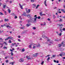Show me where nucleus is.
Here are the masks:
<instances>
[{"instance_id": "f257e3e1", "label": "nucleus", "mask_w": 65, "mask_h": 65, "mask_svg": "<svg viewBox=\"0 0 65 65\" xmlns=\"http://www.w3.org/2000/svg\"><path fill=\"white\" fill-rule=\"evenodd\" d=\"M42 37L43 38H47V41H48L49 43H50L51 44H53V43L54 42L52 41V42L50 41V40L48 38H47L45 35V34H44L42 35Z\"/></svg>"}, {"instance_id": "f03ea898", "label": "nucleus", "mask_w": 65, "mask_h": 65, "mask_svg": "<svg viewBox=\"0 0 65 65\" xmlns=\"http://www.w3.org/2000/svg\"><path fill=\"white\" fill-rule=\"evenodd\" d=\"M1 27L2 28H3L4 26H5V27H6L7 28H8V27L9 28H10V29H11L12 28V27H11L10 26H9V25H7V24H4V25H1Z\"/></svg>"}, {"instance_id": "7ed1b4c3", "label": "nucleus", "mask_w": 65, "mask_h": 65, "mask_svg": "<svg viewBox=\"0 0 65 65\" xmlns=\"http://www.w3.org/2000/svg\"><path fill=\"white\" fill-rule=\"evenodd\" d=\"M61 45L62 46H65V42H62V43L61 44Z\"/></svg>"}, {"instance_id": "20e7f679", "label": "nucleus", "mask_w": 65, "mask_h": 65, "mask_svg": "<svg viewBox=\"0 0 65 65\" xmlns=\"http://www.w3.org/2000/svg\"><path fill=\"white\" fill-rule=\"evenodd\" d=\"M19 61L21 63H22L23 62H24V60L22 58H21L19 60Z\"/></svg>"}, {"instance_id": "39448f33", "label": "nucleus", "mask_w": 65, "mask_h": 65, "mask_svg": "<svg viewBox=\"0 0 65 65\" xmlns=\"http://www.w3.org/2000/svg\"><path fill=\"white\" fill-rule=\"evenodd\" d=\"M44 4L45 5V6L46 7H47V4H46V0H45L44 2Z\"/></svg>"}, {"instance_id": "423d86ee", "label": "nucleus", "mask_w": 65, "mask_h": 65, "mask_svg": "<svg viewBox=\"0 0 65 65\" xmlns=\"http://www.w3.org/2000/svg\"><path fill=\"white\" fill-rule=\"evenodd\" d=\"M7 57L8 59H13V57H11V56H7Z\"/></svg>"}, {"instance_id": "0eeeda50", "label": "nucleus", "mask_w": 65, "mask_h": 65, "mask_svg": "<svg viewBox=\"0 0 65 65\" xmlns=\"http://www.w3.org/2000/svg\"><path fill=\"white\" fill-rule=\"evenodd\" d=\"M26 10L27 13H29V12H30V9H28V10H27V9Z\"/></svg>"}, {"instance_id": "6e6552de", "label": "nucleus", "mask_w": 65, "mask_h": 65, "mask_svg": "<svg viewBox=\"0 0 65 65\" xmlns=\"http://www.w3.org/2000/svg\"><path fill=\"white\" fill-rule=\"evenodd\" d=\"M26 27H29V26H31V24L30 23L29 24L28 23L26 25Z\"/></svg>"}, {"instance_id": "1a4fd4ad", "label": "nucleus", "mask_w": 65, "mask_h": 65, "mask_svg": "<svg viewBox=\"0 0 65 65\" xmlns=\"http://www.w3.org/2000/svg\"><path fill=\"white\" fill-rule=\"evenodd\" d=\"M19 6H20V8L21 9H23V6L21 5L20 3L19 4Z\"/></svg>"}, {"instance_id": "9d476101", "label": "nucleus", "mask_w": 65, "mask_h": 65, "mask_svg": "<svg viewBox=\"0 0 65 65\" xmlns=\"http://www.w3.org/2000/svg\"><path fill=\"white\" fill-rule=\"evenodd\" d=\"M60 20H57L56 21V22H58V21H59V22H62L63 21V20L62 19H60Z\"/></svg>"}, {"instance_id": "9b49d317", "label": "nucleus", "mask_w": 65, "mask_h": 65, "mask_svg": "<svg viewBox=\"0 0 65 65\" xmlns=\"http://www.w3.org/2000/svg\"><path fill=\"white\" fill-rule=\"evenodd\" d=\"M57 25H59V27H61V26H63V25L62 24H57Z\"/></svg>"}, {"instance_id": "f8f14e48", "label": "nucleus", "mask_w": 65, "mask_h": 65, "mask_svg": "<svg viewBox=\"0 0 65 65\" xmlns=\"http://www.w3.org/2000/svg\"><path fill=\"white\" fill-rule=\"evenodd\" d=\"M27 17H28L29 18H31V16H30V14H28L26 15Z\"/></svg>"}, {"instance_id": "ddd939ff", "label": "nucleus", "mask_w": 65, "mask_h": 65, "mask_svg": "<svg viewBox=\"0 0 65 65\" xmlns=\"http://www.w3.org/2000/svg\"><path fill=\"white\" fill-rule=\"evenodd\" d=\"M22 16H26L27 14L25 13H24L23 14H22Z\"/></svg>"}, {"instance_id": "4468645a", "label": "nucleus", "mask_w": 65, "mask_h": 65, "mask_svg": "<svg viewBox=\"0 0 65 65\" xmlns=\"http://www.w3.org/2000/svg\"><path fill=\"white\" fill-rule=\"evenodd\" d=\"M32 45H33V44H31L30 45H29V48H32V47H31V46H32Z\"/></svg>"}, {"instance_id": "2eb2a0df", "label": "nucleus", "mask_w": 65, "mask_h": 65, "mask_svg": "<svg viewBox=\"0 0 65 65\" xmlns=\"http://www.w3.org/2000/svg\"><path fill=\"white\" fill-rule=\"evenodd\" d=\"M3 7L4 8H5L6 7V5H3Z\"/></svg>"}, {"instance_id": "dca6fc26", "label": "nucleus", "mask_w": 65, "mask_h": 65, "mask_svg": "<svg viewBox=\"0 0 65 65\" xmlns=\"http://www.w3.org/2000/svg\"><path fill=\"white\" fill-rule=\"evenodd\" d=\"M38 54V53H37L34 55V57H37V55Z\"/></svg>"}, {"instance_id": "f3484780", "label": "nucleus", "mask_w": 65, "mask_h": 65, "mask_svg": "<svg viewBox=\"0 0 65 65\" xmlns=\"http://www.w3.org/2000/svg\"><path fill=\"white\" fill-rule=\"evenodd\" d=\"M40 45L39 44H38L37 46V47H40Z\"/></svg>"}, {"instance_id": "a211bd4d", "label": "nucleus", "mask_w": 65, "mask_h": 65, "mask_svg": "<svg viewBox=\"0 0 65 65\" xmlns=\"http://www.w3.org/2000/svg\"><path fill=\"white\" fill-rule=\"evenodd\" d=\"M9 21V20L8 19H5V22H7L8 21Z\"/></svg>"}, {"instance_id": "6ab92c4d", "label": "nucleus", "mask_w": 65, "mask_h": 65, "mask_svg": "<svg viewBox=\"0 0 65 65\" xmlns=\"http://www.w3.org/2000/svg\"><path fill=\"white\" fill-rule=\"evenodd\" d=\"M39 6H40V5H38L37 6V7H36V9H37L39 7Z\"/></svg>"}, {"instance_id": "aec40b11", "label": "nucleus", "mask_w": 65, "mask_h": 65, "mask_svg": "<svg viewBox=\"0 0 65 65\" xmlns=\"http://www.w3.org/2000/svg\"><path fill=\"white\" fill-rule=\"evenodd\" d=\"M21 52H25V49H24V48H23L21 51Z\"/></svg>"}, {"instance_id": "412c9836", "label": "nucleus", "mask_w": 65, "mask_h": 65, "mask_svg": "<svg viewBox=\"0 0 65 65\" xmlns=\"http://www.w3.org/2000/svg\"><path fill=\"white\" fill-rule=\"evenodd\" d=\"M8 13H10L11 12V10H10L9 9H8Z\"/></svg>"}, {"instance_id": "4be33fe9", "label": "nucleus", "mask_w": 65, "mask_h": 65, "mask_svg": "<svg viewBox=\"0 0 65 65\" xmlns=\"http://www.w3.org/2000/svg\"><path fill=\"white\" fill-rule=\"evenodd\" d=\"M61 10L64 13H65V11H64V10H63V9H61Z\"/></svg>"}, {"instance_id": "5701e85b", "label": "nucleus", "mask_w": 65, "mask_h": 65, "mask_svg": "<svg viewBox=\"0 0 65 65\" xmlns=\"http://www.w3.org/2000/svg\"><path fill=\"white\" fill-rule=\"evenodd\" d=\"M3 48H4V49H7V47L4 46L3 47Z\"/></svg>"}, {"instance_id": "b1692460", "label": "nucleus", "mask_w": 65, "mask_h": 65, "mask_svg": "<svg viewBox=\"0 0 65 65\" xmlns=\"http://www.w3.org/2000/svg\"><path fill=\"white\" fill-rule=\"evenodd\" d=\"M33 6V7H36V6L35 4H34L32 5Z\"/></svg>"}, {"instance_id": "393cba45", "label": "nucleus", "mask_w": 65, "mask_h": 65, "mask_svg": "<svg viewBox=\"0 0 65 65\" xmlns=\"http://www.w3.org/2000/svg\"><path fill=\"white\" fill-rule=\"evenodd\" d=\"M0 14L1 15H4V14L2 13L1 12H0Z\"/></svg>"}, {"instance_id": "a878e982", "label": "nucleus", "mask_w": 65, "mask_h": 65, "mask_svg": "<svg viewBox=\"0 0 65 65\" xmlns=\"http://www.w3.org/2000/svg\"><path fill=\"white\" fill-rule=\"evenodd\" d=\"M11 14L13 16H14V15H15V14H14V13H11Z\"/></svg>"}, {"instance_id": "bb28decb", "label": "nucleus", "mask_w": 65, "mask_h": 65, "mask_svg": "<svg viewBox=\"0 0 65 65\" xmlns=\"http://www.w3.org/2000/svg\"><path fill=\"white\" fill-rule=\"evenodd\" d=\"M58 47H61V44H59L58 45Z\"/></svg>"}, {"instance_id": "cd10ccee", "label": "nucleus", "mask_w": 65, "mask_h": 65, "mask_svg": "<svg viewBox=\"0 0 65 65\" xmlns=\"http://www.w3.org/2000/svg\"><path fill=\"white\" fill-rule=\"evenodd\" d=\"M15 44H16V43H13L11 45L12 46H14Z\"/></svg>"}, {"instance_id": "c85d7f7f", "label": "nucleus", "mask_w": 65, "mask_h": 65, "mask_svg": "<svg viewBox=\"0 0 65 65\" xmlns=\"http://www.w3.org/2000/svg\"><path fill=\"white\" fill-rule=\"evenodd\" d=\"M8 38L9 39H12V38H12V37H8Z\"/></svg>"}, {"instance_id": "c756f323", "label": "nucleus", "mask_w": 65, "mask_h": 65, "mask_svg": "<svg viewBox=\"0 0 65 65\" xmlns=\"http://www.w3.org/2000/svg\"><path fill=\"white\" fill-rule=\"evenodd\" d=\"M36 19H37V17H36V18H35L34 21H35V22L36 21Z\"/></svg>"}, {"instance_id": "7c9ffc66", "label": "nucleus", "mask_w": 65, "mask_h": 65, "mask_svg": "<svg viewBox=\"0 0 65 65\" xmlns=\"http://www.w3.org/2000/svg\"><path fill=\"white\" fill-rule=\"evenodd\" d=\"M63 54H59V56L61 57H62L63 56Z\"/></svg>"}, {"instance_id": "2f4dec72", "label": "nucleus", "mask_w": 65, "mask_h": 65, "mask_svg": "<svg viewBox=\"0 0 65 65\" xmlns=\"http://www.w3.org/2000/svg\"><path fill=\"white\" fill-rule=\"evenodd\" d=\"M62 54L63 56H65V52L62 53Z\"/></svg>"}, {"instance_id": "473e14b6", "label": "nucleus", "mask_w": 65, "mask_h": 65, "mask_svg": "<svg viewBox=\"0 0 65 65\" xmlns=\"http://www.w3.org/2000/svg\"><path fill=\"white\" fill-rule=\"evenodd\" d=\"M56 55H53L52 56V57L53 58H55L56 57Z\"/></svg>"}, {"instance_id": "72a5a7b5", "label": "nucleus", "mask_w": 65, "mask_h": 65, "mask_svg": "<svg viewBox=\"0 0 65 65\" xmlns=\"http://www.w3.org/2000/svg\"><path fill=\"white\" fill-rule=\"evenodd\" d=\"M58 35L60 36H61V35H62V33L60 32V33L58 34Z\"/></svg>"}, {"instance_id": "f704fd0d", "label": "nucleus", "mask_w": 65, "mask_h": 65, "mask_svg": "<svg viewBox=\"0 0 65 65\" xmlns=\"http://www.w3.org/2000/svg\"><path fill=\"white\" fill-rule=\"evenodd\" d=\"M40 15H41V16H42V15H43V14H42V13L41 12L40 13Z\"/></svg>"}, {"instance_id": "c9c22d12", "label": "nucleus", "mask_w": 65, "mask_h": 65, "mask_svg": "<svg viewBox=\"0 0 65 65\" xmlns=\"http://www.w3.org/2000/svg\"><path fill=\"white\" fill-rule=\"evenodd\" d=\"M18 41H19V42H21V40L20 39H18Z\"/></svg>"}, {"instance_id": "e433bc0d", "label": "nucleus", "mask_w": 65, "mask_h": 65, "mask_svg": "<svg viewBox=\"0 0 65 65\" xmlns=\"http://www.w3.org/2000/svg\"><path fill=\"white\" fill-rule=\"evenodd\" d=\"M8 42H9V43H11V41L10 40H9Z\"/></svg>"}, {"instance_id": "4c0bfd02", "label": "nucleus", "mask_w": 65, "mask_h": 65, "mask_svg": "<svg viewBox=\"0 0 65 65\" xmlns=\"http://www.w3.org/2000/svg\"><path fill=\"white\" fill-rule=\"evenodd\" d=\"M30 1L32 2H34L35 1L34 0H31Z\"/></svg>"}, {"instance_id": "58836bf2", "label": "nucleus", "mask_w": 65, "mask_h": 65, "mask_svg": "<svg viewBox=\"0 0 65 65\" xmlns=\"http://www.w3.org/2000/svg\"><path fill=\"white\" fill-rule=\"evenodd\" d=\"M20 28L21 29H24V27H20Z\"/></svg>"}, {"instance_id": "ea45409f", "label": "nucleus", "mask_w": 65, "mask_h": 65, "mask_svg": "<svg viewBox=\"0 0 65 65\" xmlns=\"http://www.w3.org/2000/svg\"><path fill=\"white\" fill-rule=\"evenodd\" d=\"M44 63V61H42V62L41 63V65H43Z\"/></svg>"}, {"instance_id": "a19ab883", "label": "nucleus", "mask_w": 65, "mask_h": 65, "mask_svg": "<svg viewBox=\"0 0 65 65\" xmlns=\"http://www.w3.org/2000/svg\"><path fill=\"white\" fill-rule=\"evenodd\" d=\"M9 39V38H8V37L7 38V39H5V40H8Z\"/></svg>"}, {"instance_id": "79ce46f5", "label": "nucleus", "mask_w": 65, "mask_h": 65, "mask_svg": "<svg viewBox=\"0 0 65 65\" xmlns=\"http://www.w3.org/2000/svg\"><path fill=\"white\" fill-rule=\"evenodd\" d=\"M11 56H12L13 55V52H11Z\"/></svg>"}, {"instance_id": "37998d69", "label": "nucleus", "mask_w": 65, "mask_h": 65, "mask_svg": "<svg viewBox=\"0 0 65 65\" xmlns=\"http://www.w3.org/2000/svg\"><path fill=\"white\" fill-rule=\"evenodd\" d=\"M50 57H49L47 59V61H48V60H50Z\"/></svg>"}, {"instance_id": "c03bdc74", "label": "nucleus", "mask_w": 65, "mask_h": 65, "mask_svg": "<svg viewBox=\"0 0 65 65\" xmlns=\"http://www.w3.org/2000/svg\"><path fill=\"white\" fill-rule=\"evenodd\" d=\"M26 33V30L24 31L23 32V33Z\"/></svg>"}, {"instance_id": "a18cd8bd", "label": "nucleus", "mask_w": 65, "mask_h": 65, "mask_svg": "<svg viewBox=\"0 0 65 65\" xmlns=\"http://www.w3.org/2000/svg\"><path fill=\"white\" fill-rule=\"evenodd\" d=\"M37 18H38V19H40L41 18V17L40 16H38V17H37Z\"/></svg>"}, {"instance_id": "49530a36", "label": "nucleus", "mask_w": 65, "mask_h": 65, "mask_svg": "<svg viewBox=\"0 0 65 65\" xmlns=\"http://www.w3.org/2000/svg\"><path fill=\"white\" fill-rule=\"evenodd\" d=\"M4 43H5V45H7V43L6 42H4Z\"/></svg>"}, {"instance_id": "de8ad7c7", "label": "nucleus", "mask_w": 65, "mask_h": 65, "mask_svg": "<svg viewBox=\"0 0 65 65\" xmlns=\"http://www.w3.org/2000/svg\"><path fill=\"white\" fill-rule=\"evenodd\" d=\"M2 32H3V30H2V31L0 30V33H1Z\"/></svg>"}, {"instance_id": "09e8293b", "label": "nucleus", "mask_w": 65, "mask_h": 65, "mask_svg": "<svg viewBox=\"0 0 65 65\" xmlns=\"http://www.w3.org/2000/svg\"><path fill=\"white\" fill-rule=\"evenodd\" d=\"M19 18L20 20H22V17H21V16H20Z\"/></svg>"}, {"instance_id": "8fccbe9b", "label": "nucleus", "mask_w": 65, "mask_h": 65, "mask_svg": "<svg viewBox=\"0 0 65 65\" xmlns=\"http://www.w3.org/2000/svg\"><path fill=\"white\" fill-rule=\"evenodd\" d=\"M33 29L34 30H35V29H36V28L35 27H33Z\"/></svg>"}, {"instance_id": "3c124183", "label": "nucleus", "mask_w": 65, "mask_h": 65, "mask_svg": "<svg viewBox=\"0 0 65 65\" xmlns=\"http://www.w3.org/2000/svg\"><path fill=\"white\" fill-rule=\"evenodd\" d=\"M60 32H62V29H61L60 30Z\"/></svg>"}, {"instance_id": "603ef678", "label": "nucleus", "mask_w": 65, "mask_h": 65, "mask_svg": "<svg viewBox=\"0 0 65 65\" xmlns=\"http://www.w3.org/2000/svg\"><path fill=\"white\" fill-rule=\"evenodd\" d=\"M54 62L55 63H56L57 62V61L55 60H53Z\"/></svg>"}, {"instance_id": "864d4df0", "label": "nucleus", "mask_w": 65, "mask_h": 65, "mask_svg": "<svg viewBox=\"0 0 65 65\" xmlns=\"http://www.w3.org/2000/svg\"><path fill=\"white\" fill-rule=\"evenodd\" d=\"M44 24L43 25V26H44L46 25V23H45L44 22Z\"/></svg>"}, {"instance_id": "5fc2aeb1", "label": "nucleus", "mask_w": 65, "mask_h": 65, "mask_svg": "<svg viewBox=\"0 0 65 65\" xmlns=\"http://www.w3.org/2000/svg\"><path fill=\"white\" fill-rule=\"evenodd\" d=\"M62 28V27H61V26H59V29H61V28Z\"/></svg>"}, {"instance_id": "6e6d98bb", "label": "nucleus", "mask_w": 65, "mask_h": 65, "mask_svg": "<svg viewBox=\"0 0 65 65\" xmlns=\"http://www.w3.org/2000/svg\"><path fill=\"white\" fill-rule=\"evenodd\" d=\"M5 15H6V14H7V12H6V11H5Z\"/></svg>"}, {"instance_id": "4d7b16f0", "label": "nucleus", "mask_w": 65, "mask_h": 65, "mask_svg": "<svg viewBox=\"0 0 65 65\" xmlns=\"http://www.w3.org/2000/svg\"><path fill=\"white\" fill-rule=\"evenodd\" d=\"M20 47H18L17 48V50H20Z\"/></svg>"}, {"instance_id": "13d9d810", "label": "nucleus", "mask_w": 65, "mask_h": 65, "mask_svg": "<svg viewBox=\"0 0 65 65\" xmlns=\"http://www.w3.org/2000/svg\"><path fill=\"white\" fill-rule=\"evenodd\" d=\"M14 62H12V65H14Z\"/></svg>"}, {"instance_id": "bf43d9fd", "label": "nucleus", "mask_w": 65, "mask_h": 65, "mask_svg": "<svg viewBox=\"0 0 65 65\" xmlns=\"http://www.w3.org/2000/svg\"><path fill=\"white\" fill-rule=\"evenodd\" d=\"M47 20L49 21H51V19H50L49 18H48V19Z\"/></svg>"}, {"instance_id": "052dcab7", "label": "nucleus", "mask_w": 65, "mask_h": 65, "mask_svg": "<svg viewBox=\"0 0 65 65\" xmlns=\"http://www.w3.org/2000/svg\"><path fill=\"white\" fill-rule=\"evenodd\" d=\"M18 37L19 38H21V36H18Z\"/></svg>"}, {"instance_id": "680f3d73", "label": "nucleus", "mask_w": 65, "mask_h": 65, "mask_svg": "<svg viewBox=\"0 0 65 65\" xmlns=\"http://www.w3.org/2000/svg\"><path fill=\"white\" fill-rule=\"evenodd\" d=\"M17 16H15L14 17L15 19H17Z\"/></svg>"}, {"instance_id": "e2e57ef3", "label": "nucleus", "mask_w": 65, "mask_h": 65, "mask_svg": "<svg viewBox=\"0 0 65 65\" xmlns=\"http://www.w3.org/2000/svg\"><path fill=\"white\" fill-rule=\"evenodd\" d=\"M12 1H10V3H12Z\"/></svg>"}, {"instance_id": "0e129e2a", "label": "nucleus", "mask_w": 65, "mask_h": 65, "mask_svg": "<svg viewBox=\"0 0 65 65\" xmlns=\"http://www.w3.org/2000/svg\"><path fill=\"white\" fill-rule=\"evenodd\" d=\"M27 21L28 22V23H29L30 22V21L29 20H27Z\"/></svg>"}, {"instance_id": "69168bd1", "label": "nucleus", "mask_w": 65, "mask_h": 65, "mask_svg": "<svg viewBox=\"0 0 65 65\" xmlns=\"http://www.w3.org/2000/svg\"><path fill=\"white\" fill-rule=\"evenodd\" d=\"M35 47H36L35 46H33V48L34 49L35 48Z\"/></svg>"}, {"instance_id": "338daca9", "label": "nucleus", "mask_w": 65, "mask_h": 65, "mask_svg": "<svg viewBox=\"0 0 65 65\" xmlns=\"http://www.w3.org/2000/svg\"><path fill=\"white\" fill-rule=\"evenodd\" d=\"M59 40H57V39L55 40V41H59Z\"/></svg>"}, {"instance_id": "774afa93", "label": "nucleus", "mask_w": 65, "mask_h": 65, "mask_svg": "<svg viewBox=\"0 0 65 65\" xmlns=\"http://www.w3.org/2000/svg\"><path fill=\"white\" fill-rule=\"evenodd\" d=\"M0 21L1 22H1H3V20H1Z\"/></svg>"}]
</instances>
